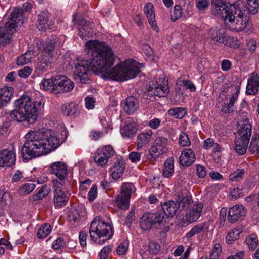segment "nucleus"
I'll return each mask as SVG.
<instances>
[{
    "mask_svg": "<svg viewBox=\"0 0 259 259\" xmlns=\"http://www.w3.org/2000/svg\"><path fill=\"white\" fill-rule=\"evenodd\" d=\"M136 191V188L131 183H125L121 187L120 192L117 196L115 203L121 209H127L130 206L132 194Z\"/></svg>",
    "mask_w": 259,
    "mask_h": 259,
    "instance_id": "nucleus-11",
    "label": "nucleus"
},
{
    "mask_svg": "<svg viewBox=\"0 0 259 259\" xmlns=\"http://www.w3.org/2000/svg\"><path fill=\"white\" fill-rule=\"evenodd\" d=\"M249 142L235 138L234 149L239 155H243L246 152Z\"/></svg>",
    "mask_w": 259,
    "mask_h": 259,
    "instance_id": "nucleus-32",
    "label": "nucleus"
},
{
    "mask_svg": "<svg viewBox=\"0 0 259 259\" xmlns=\"http://www.w3.org/2000/svg\"><path fill=\"white\" fill-rule=\"evenodd\" d=\"M112 250L111 245L104 246L100 251L99 257L100 259H107Z\"/></svg>",
    "mask_w": 259,
    "mask_h": 259,
    "instance_id": "nucleus-50",
    "label": "nucleus"
},
{
    "mask_svg": "<svg viewBox=\"0 0 259 259\" xmlns=\"http://www.w3.org/2000/svg\"><path fill=\"white\" fill-rule=\"evenodd\" d=\"M245 214L243 206L242 205H235L229 209L228 220L230 223H234L242 220Z\"/></svg>",
    "mask_w": 259,
    "mask_h": 259,
    "instance_id": "nucleus-19",
    "label": "nucleus"
},
{
    "mask_svg": "<svg viewBox=\"0 0 259 259\" xmlns=\"http://www.w3.org/2000/svg\"><path fill=\"white\" fill-rule=\"evenodd\" d=\"M146 134L141 133L137 137V147L138 149L143 147L145 145Z\"/></svg>",
    "mask_w": 259,
    "mask_h": 259,
    "instance_id": "nucleus-58",
    "label": "nucleus"
},
{
    "mask_svg": "<svg viewBox=\"0 0 259 259\" xmlns=\"http://www.w3.org/2000/svg\"><path fill=\"white\" fill-rule=\"evenodd\" d=\"M180 144L182 146H188L191 142L189 138L185 133L182 132L179 137Z\"/></svg>",
    "mask_w": 259,
    "mask_h": 259,
    "instance_id": "nucleus-51",
    "label": "nucleus"
},
{
    "mask_svg": "<svg viewBox=\"0 0 259 259\" xmlns=\"http://www.w3.org/2000/svg\"><path fill=\"white\" fill-rule=\"evenodd\" d=\"M136 132L137 128L132 118H127L121 122L120 133L122 137L131 138L135 135Z\"/></svg>",
    "mask_w": 259,
    "mask_h": 259,
    "instance_id": "nucleus-16",
    "label": "nucleus"
},
{
    "mask_svg": "<svg viewBox=\"0 0 259 259\" xmlns=\"http://www.w3.org/2000/svg\"><path fill=\"white\" fill-rule=\"evenodd\" d=\"M247 2V6L246 9H242V6L240 7V4H237L239 5L241 10L244 11V14L246 15L247 13H250L252 15L256 14L258 10V4L257 0H246Z\"/></svg>",
    "mask_w": 259,
    "mask_h": 259,
    "instance_id": "nucleus-31",
    "label": "nucleus"
},
{
    "mask_svg": "<svg viewBox=\"0 0 259 259\" xmlns=\"http://www.w3.org/2000/svg\"><path fill=\"white\" fill-rule=\"evenodd\" d=\"M204 226L205 223H203L195 225L186 234V237L190 238L194 235L203 232Z\"/></svg>",
    "mask_w": 259,
    "mask_h": 259,
    "instance_id": "nucleus-35",
    "label": "nucleus"
},
{
    "mask_svg": "<svg viewBox=\"0 0 259 259\" xmlns=\"http://www.w3.org/2000/svg\"><path fill=\"white\" fill-rule=\"evenodd\" d=\"M174 158L168 157L164 162L162 169L163 176L168 178L173 175L174 172Z\"/></svg>",
    "mask_w": 259,
    "mask_h": 259,
    "instance_id": "nucleus-29",
    "label": "nucleus"
},
{
    "mask_svg": "<svg viewBox=\"0 0 259 259\" xmlns=\"http://www.w3.org/2000/svg\"><path fill=\"white\" fill-rule=\"evenodd\" d=\"M90 235L91 240L98 244H103L111 238L114 230L110 223L105 222L100 216L96 217L91 224Z\"/></svg>",
    "mask_w": 259,
    "mask_h": 259,
    "instance_id": "nucleus-5",
    "label": "nucleus"
},
{
    "mask_svg": "<svg viewBox=\"0 0 259 259\" xmlns=\"http://www.w3.org/2000/svg\"><path fill=\"white\" fill-rule=\"evenodd\" d=\"M251 129L252 127L250 124L246 121H244V123L238 128L236 138L249 142L251 134Z\"/></svg>",
    "mask_w": 259,
    "mask_h": 259,
    "instance_id": "nucleus-23",
    "label": "nucleus"
},
{
    "mask_svg": "<svg viewBox=\"0 0 259 259\" xmlns=\"http://www.w3.org/2000/svg\"><path fill=\"white\" fill-rule=\"evenodd\" d=\"M244 172V169H238L234 173L231 174L230 175L229 180L234 182L240 181L243 178Z\"/></svg>",
    "mask_w": 259,
    "mask_h": 259,
    "instance_id": "nucleus-44",
    "label": "nucleus"
},
{
    "mask_svg": "<svg viewBox=\"0 0 259 259\" xmlns=\"http://www.w3.org/2000/svg\"><path fill=\"white\" fill-rule=\"evenodd\" d=\"M245 47L246 49L248 50L250 54L252 55L255 53L257 48L256 40L253 39H246Z\"/></svg>",
    "mask_w": 259,
    "mask_h": 259,
    "instance_id": "nucleus-45",
    "label": "nucleus"
},
{
    "mask_svg": "<svg viewBox=\"0 0 259 259\" xmlns=\"http://www.w3.org/2000/svg\"><path fill=\"white\" fill-rule=\"evenodd\" d=\"M150 157H148L150 161H153L159 157V155L163 154L159 148L155 145L153 146L149 150Z\"/></svg>",
    "mask_w": 259,
    "mask_h": 259,
    "instance_id": "nucleus-42",
    "label": "nucleus"
},
{
    "mask_svg": "<svg viewBox=\"0 0 259 259\" xmlns=\"http://www.w3.org/2000/svg\"><path fill=\"white\" fill-rule=\"evenodd\" d=\"M85 106L88 110L93 109L95 105V100L90 96L87 97L84 99Z\"/></svg>",
    "mask_w": 259,
    "mask_h": 259,
    "instance_id": "nucleus-56",
    "label": "nucleus"
},
{
    "mask_svg": "<svg viewBox=\"0 0 259 259\" xmlns=\"http://www.w3.org/2000/svg\"><path fill=\"white\" fill-rule=\"evenodd\" d=\"M56 76L49 79H42L40 83V88L45 91L56 94Z\"/></svg>",
    "mask_w": 259,
    "mask_h": 259,
    "instance_id": "nucleus-30",
    "label": "nucleus"
},
{
    "mask_svg": "<svg viewBox=\"0 0 259 259\" xmlns=\"http://www.w3.org/2000/svg\"><path fill=\"white\" fill-rule=\"evenodd\" d=\"M16 162V154L8 149L0 150V167L4 166L11 167Z\"/></svg>",
    "mask_w": 259,
    "mask_h": 259,
    "instance_id": "nucleus-17",
    "label": "nucleus"
},
{
    "mask_svg": "<svg viewBox=\"0 0 259 259\" xmlns=\"http://www.w3.org/2000/svg\"><path fill=\"white\" fill-rule=\"evenodd\" d=\"M13 104L15 108L11 112V118L18 122L26 121L30 124L37 120L39 111L43 107L41 101L34 100L26 94L16 100Z\"/></svg>",
    "mask_w": 259,
    "mask_h": 259,
    "instance_id": "nucleus-3",
    "label": "nucleus"
},
{
    "mask_svg": "<svg viewBox=\"0 0 259 259\" xmlns=\"http://www.w3.org/2000/svg\"><path fill=\"white\" fill-rule=\"evenodd\" d=\"M50 188L49 186L45 185L42 186L40 190L38 192L36 195L37 199H41L45 197L49 193Z\"/></svg>",
    "mask_w": 259,
    "mask_h": 259,
    "instance_id": "nucleus-49",
    "label": "nucleus"
},
{
    "mask_svg": "<svg viewBox=\"0 0 259 259\" xmlns=\"http://www.w3.org/2000/svg\"><path fill=\"white\" fill-rule=\"evenodd\" d=\"M14 89L12 87H5L0 89V108L6 106L13 97Z\"/></svg>",
    "mask_w": 259,
    "mask_h": 259,
    "instance_id": "nucleus-21",
    "label": "nucleus"
},
{
    "mask_svg": "<svg viewBox=\"0 0 259 259\" xmlns=\"http://www.w3.org/2000/svg\"><path fill=\"white\" fill-rule=\"evenodd\" d=\"M11 182L13 183H18L23 182L26 177L24 174L19 170L15 171L11 174Z\"/></svg>",
    "mask_w": 259,
    "mask_h": 259,
    "instance_id": "nucleus-41",
    "label": "nucleus"
},
{
    "mask_svg": "<svg viewBox=\"0 0 259 259\" xmlns=\"http://www.w3.org/2000/svg\"><path fill=\"white\" fill-rule=\"evenodd\" d=\"M195 159V155L191 149H185L183 150L179 158L180 164L185 166L191 165Z\"/></svg>",
    "mask_w": 259,
    "mask_h": 259,
    "instance_id": "nucleus-22",
    "label": "nucleus"
},
{
    "mask_svg": "<svg viewBox=\"0 0 259 259\" xmlns=\"http://www.w3.org/2000/svg\"><path fill=\"white\" fill-rule=\"evenodd\" d=\"M147 18H148L149 23L153 30L158 32L159 28L155 21L154 7L150 3H147Z\"/></svg>",
    "mask_w": 259,
    "mask_h": 259,
    "instance_id": "nucleus-28",
    "label": "nucleus"
},
{
    "mask_svg": "<svg viewBox=\"0 0 259 259\" xmlns=\"http://www.w3.org/2000/svg\"><path fill=\"white\" fill-rule=\"evenodd\" d=\"M115 150L111 145H106L98 148L94 156V160L98 166L106 167L111 158L115 154Z\"/></svg>",
    "mask_w": 259,
    "mask_h": 259,
    "instance_id": "nucleus-12",
    "label": "nucleus"
},
{
    "mask_svg": "<svg viewBox=\"0 0 259 259\" xmlns=\"http://www.w3.org/2000/svg\"><path fill=\"white\" fill-rule=\"evenodd\" d=\"M203 207L202 203H196L186 215L187 221L191 223L197 221L201 215Z\"/></svg>",
    "mask_w": 259,
    "mask_h": 259,
    "instance_id": "nucleus-25",
    "label": "nucleus"
},
{
    "mask_svg": "<svg viewBox=\"0 0 259 259\" xmlns=\"http://www.w3.org/2000/svg\"><path fill=\"white\" fill-rule=\"evenodd\" d=\"M129 243L127 241L124 240L121 242L116 249V253L118 255L124 254L127 250Z\"/></svg>",
    "mask_w": 259,
    "mask_h": 259,
    "instance_id": "nucleus-46",
    "label": "nucleus"
},
{
    "mask_svg": "<svg viewBox=\"0 0 259 259\" xmlns=\"http://www.w3.org/2000/svg\"><path fill=\"white\" fill-rule=\"evenodd\" d=\"M97 186L96 185H93L88 193L89 201H93L97 198Z\"/></svg>",
    "mask_w": 259,
    "mask_h": 259,
    "instance_id": "nucleus-54",
    "label": "nucleus"
},
{
    "mask_svg": "<svg viewBox=\"0 0 259 259\" xmlns=\"http://www.w3.org/2000/svg\"><path fill=\"white\" fill-rule=\"evenodd\" d=\"M32 58V52H26L17 58V63L19 65H23L29 63Z\"/></svg>",
    "mask_w": 259,
    "mask_h": 259,
    "instance_id": "nucleus-40",
    "label": "nucleus"
},
{
    "mask_svg": "<svg viewBox=\"0 0 259 259\" xmlns=\"http://www.w3.org/2000/svg\"><path fill=\"white\" fill-rule=\"evenodd\" d=\"M244 15H243V16ZM245 15L246 16V15ZM243 17V16L239 17L240 19L237 20V21L236 22L235 29L236 30V31L237 32L242 31L244 30H245L248 25V23L246 21V18H245L244 21H243L242 19ZM248 25H249L248 24Z\"/></svg>",
    "mask_w": 259,
    "mask_h": 259,
    "instance_id": "nucleus-43",
    "label": "nucleus"
},
{
    "mask_svg": "<svg viewBox=\"0 0 259 259\" xmlns=\"http://www.w3.org/2000/svg\"><path fill=\"white\" fill-rule=\"evenodd\" d=\"M32 71V68L26 66L19 71L18 74L21 78H26L31 74Z\"/></svg>",
    "mask_w": 259,
    "mask_h": 259,
    "instance_id": "nucleus-52",
    "label": "nucleus"
},
{
    "mask_svg": "<svg viewBox=\"0 0 259 259\" xmlns=\"http://www.w3.org/2000/svg\"><path fill=\"white\" fill-rule=\"evenodd\" d=\"M196 7L199 11L206 9L209 5V0H195Z\"/></svg>",
    "mask_w": 259,
    "mask_h": 259,
    "instance_id": "nucleus-53",
    "label": "nucleus"
},
{
    "mask_svg": "<svg viewBox=\"0 0 259 259\" xmlns=\"http://www.w3.org/2000/svg\"><path fill=\"white\" fill-rule=\"evenodd\" d=\"M192 202V199L189 197H184L179 202L180 207H182L184 209H187L189 207L190 204Z\"/></svg>",
    "mask_w": 259,
    "mask_h": 259,
    "instance_id": "nucleus-60",
    "label": "nucleus"
},
{
    "mask_svg": "<svg viewBox=\"0 0 259 259\" xmlns=\"http://www.w3.org/2000/svg\"><path fill=\"white\" fill-rule=\"evenodd\" d=\"M217 42H222L226 46L234 49L238 48L241 45V42L239 40L233 37L226 35L225 33L222 34V37H217Z\"/></svg>",
    "mask_w": 259,
    "mask_h": 259,
    "instance_id": "nucleus-27",
    "label": "nucleus"
},
{
    "mask_svg": "<svg viewBox=\"0 0 259 259\" xmlns=\"http://www.w3.org/2000/svg\"><path fill=\"white\" fill-rule=\"evenodd\" d=\"M100 122L102 127L105 130L106 133L112 129L111 122L109 119L107 120V119L102 118L100 119Z\"/></svg>",
    "mask_w": 259,
    "mask_h": 259,
    "instance_id": "nucleus-57",
    "label": "nucleus"
},
{
    "mask_svg": "<svg viewBox=\"0 0 259 259\" xmlns=\"http://www.w3.org/2000/svg\"><path fill=\"white\" fill-rule=\"evenodd\" d=\"M35 188L34 184L28 183H26L19 187L18 190L19 193L21 195H25L30 193Z\"/></svg>",
    "mask_w": 259,
    "mask_h": 259,
    "instance_id": "nucleus-37",
    "label": "nucleus"
},
{
    "mask_svg": "<svg viewBox=\"0 0 259 259\" xmlns=\"http://www.w3.org/2000/svg\"><path fill=\"white\" fill-rule=\"evenodd\" d=\"M161 120L158 118H154L149 122V126L152 129H157L160 125Z\"/></svg>",
    "mask_w": 259,
    "mask_h": 259,
    "instance_id": "nucleus-64",
    "label": "nucleus"
},
{
    "mask_svg": "<svg viewBox=\"0 0 259 259\" xmlns=\"http://www.w3.org/2000/svg\"><path fill=\"white\" fill-rule=\"evenodd\" d=\"M155 146L159 148V150L162 151V153H166L167 151V140L166 138L162 137L157 138L155 141Z\"/></svg>",
    "mask_w": 259,
    "mask_h": 259,
    "instance_id": "nucleus-39",
    "label": "nucleus"
},
{
    "mask_svg": "<svg viewBox=\"0 0 259 259\" xmlns=\"http://www.w3.org/2000/svg\"><path fill=\"white\" fill-rule=\"evenodd\" d=\"M231 196L233 199H236L242 197L243 194L242 189H239L238 187L233 189L230 192Z\"/></svg>",
    "mask_w": 259,
    "mask_h": 259,
    "instance_id": "nucleus-59",
    "label": "nucleus"
},
{
    "mask_svg": "<svg viewBox=\"0 0 259 259\" xmlns=\"http://www.w3.org/2000/svg\"><path fill=\"white\" fill-rule=\"evenodd\" d=\"M211 4L214 14H220L225 21L228 20L230 22H233L236 17H242L245 13L237 4L228 6L224 0H211Z\"/></svg>",
    "mask_w": 259,
    "mask_h": 259,
    "instance_id": "nucleus-8",
    "label": "nucleus"
},
{
    "mask_svg": "<svg viewBox=\"0 0 259 259\" xmlns=\"http://www.w3.org/2000/svg\"><path fill=\"white\" fill-rule=\"evenodd\" d=\"M51 231L52 227L50 224L45 223L38 229L37 236L39 238H44L51 232Z\"/></svg>",
    "mask_w": 259,
    "mask_h": 259,
    "instance_id": "nucleus-33",
    "label": "nucleus"
},
{
    "mask_svg": "<svg viewBox=\"0 0 259 259\" xmlns=\"http://www.w3.org/2000/svg\"><path fill=\"white\" fill-rule=\"evenodd\" d=\"M259 88V75L255 72L249 74L246 88V94L248 95H255Z\"/></svg>",
    "mask_w": 259,
    "mask_h": 259,
    "instance_id": "nucleus-18",
    "label": "nucleus"
},
{
    "mask_svg": "<svg viewBox=\"0 0 259 259\" xmlns=\"http://www.w3.org/2000/svg\"><path fill=\"white\" fill-rule=\"evenodd\" d=\"M158 72L161 73V71L155 70L148 74V80H147V82H149V87L147 90V96L149 97L148 98L149 101L155 99V96L165 97L169 92L168 81L165 79L163 75L158 78H156Z\"/></svg>",
    "mask_w": 259,
    "mask_h": 259,
    "instance_id": "nucleus-7",
    "label": "nucleus"
},
{
    "mask_svg": "<svg viewBox=\"0 0 259 259\" xmlns=\"http://www.w3.org/2000/svg\"><path fill=\"white\" fill-rule=\"evenodd\" d=\"M241 232L240 229H232L228 234L226 237V242L228 244H231L233 241L238 239L239 235Z\"/></svg>",
    "mask_w": 259,
    "mask_h": 259,
    "instance_id": "nucleus-34",
    "label": "nucleus"
},
{
    "mask_svg": "<svg viewBox=\"0 0 259 259\" xmlns=\"http://www.w3.org/2000/svg\"><path fill=\"white\" fill-rule=\"evenodd\" d=\"M87 53L91 55L90 60H77L75 64L74 78L81 84H89L90 71L101 73L105 79L124 81L135 78L140 72V64L127 59L111 68L115 62L112 49L105 43L97 40L87 41L85 46Z\"/></svg>",
    "mask_w": 259,
    "mask_h": 259,
    "instance_id": "nucleus-1",
    "label": "nucleus"
},
{
    "mask_svg": "<svg viewBox=\"0 0 259 259\" xmlns=\"http://www.w3.org/2000/svg\"><path fill=\"white\" fill-rule=\"evenodd\" d=\"M161 205L162 211L147 214V229H157L164 219V215L167 218L173 217L179 211L180 207L178 201H168Z\"/></svg>",
    "mask_w": 259,
    "mask_h": 259,
    "instance_id": "nucleus-6",
    "label": "nucleus"
},
{
    "mask_svg": "<svg viewBox=\"0 0 259 259\" xmlns=\"http://www.w3.org/2000/svg\"><path fill=\"white\" fill-rule=\"evenodd\" d=\"M68 171L67 166L64 162L57 161L52 163L51 166V172L56 176V178L52 180L53 186L58 187L70 185Z\"/></svg>",
    "mask_w": 259,
    "mask_h": 259,
    "instance_id": "nucleus-9",
    "label": "nucleus"
},
{
    "mask_svg": "<svg viewBox=\"0 0 259 259\" xmlns=\"http://www.w3.org/2000/svg\"><path fill=\"white\" fill-rule=\"evenodd\" d=\"M197 175L200 178H204L206 175L205 167L201 165H197L196 167Z\"/></svg>",
    "mask_w": 259,
    "mask_h": 259,
    "instance_id": "nucleus-61",
    "label": "nucleus"
},
{
    "mask_svg": "<svg viewBox=\"0 0 259 259\" xmlns=\"http://www.w3.org/2000/svg\"><path fill=\"white\" fill-rule=\"evenodd\" d=\"M168 113L170 116H174L176 118L181 119L185 115L186 111L184 108L178 107L169 109Z\"/></svg>",
    "mask_w": 259,
    "mask_h": 259,
    "instance_id": "nucleus-38",
    "label": "nucleus"
},
{
    "mask_svg": "<svg viewBox=\"0 0 259 259\" xmlns=\"http://www.w3.org/2000/svg\"><path fill=\"white\" fill-rule=\"evenodd\" d=\"M68 137L67 129L60 128V133L46 128H35L25 136V142L21 148L23 159L30 160L34 157L47 155L58 148Z\"/></svg>",
    "mask_w": 259,
    "mask_h": 259,
    "instance_id": "nucleus-2",
    "label": "nucleus"
},
{
    "mask_svg": "<svg viewBox=\"0 0 259 259\" xmlns=\"http://www.w3.org/2000/svg\"><path fill=\"white\" fill-rule=\"evenodd\" d=\"M50 13L46 10L41 11L38 15L37 28L39 31H46L52 29L51 22L49 21Z\"/></svg>",
    "mask_w": 259,
    "mask_h": 259,
    "instance_id": "nucleus-20",
    "label": "nucleus"
},
{
    "mask_svg": "<svg viewBox=\"0 0 259 259\" xmlns=\"http://www.w3.org/2000/svg\"><path fill=\"white\" fill-rule=\"evenodd\" d=\"M22 9L15 8L11 14L8 22L0 23V32H15L19 30L24 23Z\"/></svg>",
    "mask_w": 259,
    "mask_h": 259,
    "instance_id": "nucleus-10",
    "label": "nucleus"
},
{
    "mask_svg": "<svg viewBox=\"0 0 259 259\" xmlns=\"http://www.w3.org/2000/svg\"><path fill=\"white\" fill-rule=\"evenodd\" d=\"M54 196L53 204L55 208H60L67 205L69 200L70 194L69 190L71 187L70 185H66L58 187L53 186Z\"/></svg>",
    "mask_w": 259,
    "mask_h": 259,
    "instance_id": "nucleus-13",
    "label": "nucleus"
},
{
    "mask_svg": "<svg viewBox=\"0 0 259 259\" xmlns=\"http://www.w3.org/2000/svg\"><path fill=\"white\" fill-rule=\"evenodd\" d=\"M182 16V8L180 5H176L174 8V14L171 15L172 21L175 22Z\"/></svg>",
    "mask_w": 259,
    "mask_h": 259,
    "instance_id": "nucleus-47",
    "label": "nucleus"
},
{
    "mask_svg": "<svg viewBox=\"0 0 259 259\" xmlns=\"http://www.w3.org/2000/svg\"><path fill=\"white\" fill-rule=\"evenodd\" d=\"M160 250V246L155 242H150L149 250L153 254H157Z\"/></svg>",
    "mask_w": 259,
    "mask_h": 259,
    "instance_id": "nucleus-62",
    "label": "nucleus"
},
{
    "mask_svg": "<svg viewBox=\"0 0 259 259\" xmlns=\"http://www.w3.org/2000/svg\"><path fill=\"white\" fill-rule=\"evenodd\" d=\"M61 109L65 115L72 117H75L79 112V106L73 102L63 105Z\"/></svg>",
    "mask_w": 259,
    "mask_h": 259,
    "instance_id": "nucleus-26",
    "label": "nucleus"
},
{
    "mask_svg": "<svg viewBox=\"0 0 259 259\" xmlns=\"http://www.w3.org/2000/svg\"><path fill=\"white\" fill-rule=\"evenodd\" d=\"M157 59L158 57L154 55L153 51L151 48L149 46L147 47V61L155 62Z\"/></svg>",
    "mask_w": 259,
    "mask_h": 259,
    "instance_id": "nucleus-55",
    "label": "nucleus"
},
{
    "mask_svg": "<svg viewBox=\"0 0 259 259\" xmlns=\"http://www.w3.org/2000/svg\"><path fill=\"white\" fill-rule=\"evenodd\" d=\"M57 38L53 37L45 41H39L36 46L38 49L44 54L38 58L36 69L41 72L46 71L51 66L52 63L55 61L59 56V53L56 49L55 45Z\"/></svg>",
    "mask_w": 259,
    "mask_h": 259,
    "instance_id": "nucleus-4",
    "label": "nucleus"
},
{
    "mask_svg": "<svg viewBox=\"0 0 259 259\" xmlns=\"http://www.w3.org/2000/svg\"><path fill=\"white\" fill-rule=\"evenodd\" d=\"M125 160L121 156H117L115 161L109 168V171L112 178L114 180H118L123 175L125 169Z\"/></svg>",
    "mask_w": 259,
    "mask_h": 259,
    "instance_id": "nucleus-14",
    "label": "nucleus"
},
{
    "mask_svg": "<svg viewBox=\"0 0 259 259\" xmlns=\"http://www.w3.org/2000/svg\"><path fill=\"white\" fill-rule=\"evenodd\" d=\"M56 94L68 92L71 91L74 87V83L67 77L61 75H56Z\"/></svg>",
    "mask_w": 259,
    "mask_h": 259,
    "instance_id": "nucleus-15",
    "label": "nucleus"
},
{
    "mask_svg": "<svg viewBox=\"0 0 259 259\" xmlns=\"http://www.w3.org/2000/svg\"><path fill=\"white\" fill-rule=\"evenodd\" d=\"M3 246H5L7 249L12 250L13 246L11 243L5 238L0 239V255L4 254L5 250Z\"/></svg>",
    "mask_w": 259,
    "mask_h": 259,
    "instance_id": "nucleus-48",
    "label": "nucleus"
},
{
    "mask_svg": "<svg viewBox=\"0 0 259 259\" xmlns=\"http://www.w3.org/2000/svg\"><path fill=\"white\" fill-rule=\"evenodd\" d=\"M64 244V242L61 238H58L52 243V247L54 249H58L63 246Z\"/></svg>",
    "mask_w": 259,
    "mask_h": 259,
    "instance_id": "nucleus-63",
    "label": "nucleus"
},
{
    "mask_svg": "<svg viewBox=\"0 0 259 259\" xmlns=\"http://www.w3.org/2000/svg\"><path fill=\"white\" fill-rule=\"evenodd\" d=\"M245 242L249 249L254 250L258 245V240L257 236L254 234L250 235L246 237Z\"/></svg>",
    "mask_w": 259,
    "mask_h": 259,
    "instance_id": "nucleus-36",
    "label": "nucleus"
},
{
    "mask_svg": "<svg viewBox=\"0 0 259 259\" xmlns=\"http://www.w3.org/2000/svg\"><path fill=\"white\" fill-rule=\"evenodd\" d=\"M122 110L128 114L134 113L138 107V103L133 97H128L121 103Z\"/></svg>",
    "mask_w": 259,
    "mask_h": 259,
    "instance_id": "nucleus-24",
    "label": "nucleus"
}]
</instances>
